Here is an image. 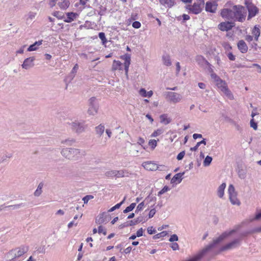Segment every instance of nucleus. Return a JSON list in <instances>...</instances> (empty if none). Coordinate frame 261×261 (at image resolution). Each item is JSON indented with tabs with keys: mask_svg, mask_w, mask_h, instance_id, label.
Returning a JSON list of instances; mask_svg holds the SVG:
<instances>
[{
	"mask_svg": "<svg viewBox=\"0 0 261 261\" xmlns=\"http://www.w3.org/2000/svg\"><path fill=\"white\" fill-rule=\"evenodd\" d=\"M239 226L235 227L233 229L229 231H225L223 232L218 237L213 239V242L205 246L202 250L199 251L195 255L191 258L185 261H200L206 254L213 248H215L217 245L221 243L223 240L236 232L239 229Z\"/></svg>",
	"mask_w": 261,
	"mask_h": 261,
	"instance_id": "f257e3e1",
	"label": "nucleus"
},
{
	"mask_svg": "<svg viewBox=\"0 0 261 261\" xmlns=\"http://www.w3.org/2000/svg\"><path fill=\"white\" fill-rule=\"evenodd\" d=\"M247 10L241 5H234L231 8L221 10V16L224 19L234 21L243 22L246 18Z\"/></svg>",
	"mask_w": 261,
	"mask_h": 261,
	"instance_id": "f03ea898",
	"label": "nucleus"
},
{
	"mask_svg": "<svg viewBox=\"0 0 261 261\" xmlns=\"http://www.w3.org/2000/svg\"><path fill=\"white\" fill-rule=\"evenodd\" d=\"M61 155L69 160H77L82 156L81 150L74 148H64L61 151Z\"/></svg>",
	"mask_w": 261,
	"mask_h": 261,
	"instance_id": "7ed1b4c3",
	"label": "nucleus"
},
{
	"mask_svg": "<svg viewBox=\"0 0 261 261\" xmlns=\"http://www.w3.org/2000/svg\"><path fill=\"white\" fill-rule=\"evenodd\" d=\"M71 129L77 134L85 132L87 128V125L84 121L74 120L69 123Z\"/></svg>",
	"mask_w": 261,
	"mask_h": 261,
	"instance_id": "20e7f679",
	"label": "nucleus"
},
{
	"mask_svg": "<svg viewBox=\"0 0 261 261\" xmlns=\"http://www.w3.org/2000/svg\"><path fill=\"white\" fill-rule=\"evenodd\" d=\"M165 95L167 101L171 103L176 104L180 102L182 99V96L175 92H167Z\"/></svg>",
	"mask_w": 261,
	"mask_h": 261,
	"instance_id": "39448f33",
	"label": "nucleus"
},
{
	"mask_svg": "<svg viewBox=\"0 0 261 261\" xmlns=\"http://www.w3.org/2000/svg\"><path fill=\"white\" fill-rule=\"evenodd\" d=\"M228 192L229 194V199L231 203L233 205L239 206L241 204V202L237 198V192L236 191L235 188L232 185H230L229 186Z\"/></svg>",
	"mask_w": 261,
	"mask_h": 261,
	"instance_id": "423d86ee",
	"label": "nucleus"
},
{
	"mask_svg": "<svg viewBox=\"0 0 261 261\" xmlns=\"http://www.w3.org/2000/svg\"><path fill=\"white\" fill-rule=\"evenodd\" d=\"M88 103L89 108L87 111L88 114L90 115H95L97 113L98 110V107L96 103V97H91L88 100Z\"/></svg>",
	"mask_w": 261,
	"mask_h": 261,
	"instance_id": "0eeeda50",
	"label": "nucleus"
},
{
	"mask_svg": "<svg viewBox=\"0 0 261 261\" xmlns=\"http://www.w3.org/2000/svg\"><path fill=\"white\" fill-rule=\"evenodd\" d=\"M241 238L235 239L232 241L223 246L220 248V251H224L236 248L241 245Z\"/></svg>",
	"mask_w": 261,
	"mask_h": 261,
	"instance_id": "6e6552de",
	"label": "nucleus"
},
{
	"mask_svg": "<svg viewBox=\"0 0 261 261\" xmlns=\"http://www.w3.org/2000/svg\"><path fill=\"white\" fill-rule=\"evenodd\" d=\"M245 5L246 6V10L248 11V19L254 17L258 12V9L252 3L249 2H246Z\"/></svg>",
	"mask_w": 261,
	"mask_h": 261,
	"instance_id": "1a4fd4ad",
	"label": "nucleus"
},
{
	"mask_svg": "<svg viewBox=\"0 0 261 261\" xmlns=\"http://www.w3.org/2000/svg\"><path fill=\"white\" fill-rule=\"evenodd\" d=\"M204 7V5L201 2V4L194 3L193 5H187L186 8L189 10V13H192L194 14H198L200 13Z\"/></svg>",
	"mask_w": 261,
	"mask_h": 261,
	"instance_id": "9d476101",
	"label": "nucleus"
},
{
	"mask_svg": "<svg viewBox=\"0 0 261 261\" xmlns=\"http://www.w3.org/2000/svg\"><path fill=\"white\" fill-rule=\"evenodd\" d=\"M35 60V58L34 57H31L25 59L22 64L21 65V67L23 69L25 70H28L34 66V61Z\"/></svg>",
	"mask_w": 261,
	"mask_h": 261,
	"instance_id": "9b49d317",
	"label": "nucleus"
},
{
	"mask_svg": "<svg viewBox=\"0 0 261 261\" xmlns=\"http://www.w3.org/2000/svg\"><path fill=\"white\" fill-rule=\"evenodd\" d=\"M234 26V23L230 21L221 22L218 25V28L222 31H228Z\"/></svg>",
	"mask_w": 261,
	"mask_h": 261,
	"instance_id": "f8f14e48",
	"label": "nucleus"
},
{
	"mask_svg": "<svg viewBox=\"0 0 261 261\" xmlns=\"http://www.w3.org/2000/svg\"><path fill=\"white\" fill-rule=\"evenodd\" d=\"M218 5L215 2H207L205 4V10L211 13H215Z\"/></svg>",
	"mask_w": 261,
	"mask_h": 261,
	"instance_id": "ddd939ff",
	"label": "nucleus"
},
{
	"mask_svg": "<svg viewBox=\"0 0 261 261\" xmlns=\"http://www.w3.org/2000/svg\"><path fill=\"white\" fill-rule=\"evenodd\" d=\"M13 250L14 251V252L16 253V255L19 257L28 251V247L22 246L13 249Z\"/></svg>",
	"mask_w": 261,
	"mask_h": 261,
	"instance_id": "4468645a",
	"label": "nucleus"
},
{
	"mask_svg": "<svg viewBox=\"0 0 261 261\" xmlns=\"http://www.w3.org/2000/svg\"><path fill=\"white\" fill-rule=\"evenodd\" d=\"M109 221V217L105 213L100 214L96 219V223L98 224L106 223Z\"/></svg>",
	"mask_w": 261,
	"mask_h": 261,
	"instance_id": "2eb2a0df",
	"label": "nucleus"
},
{
	"mask_svg": "<svg viewBox=\"0 0 261 261\" xmlns=\"http://www.w3.org/2000/svg\"><path fill=\"white\" fill-rule=\"evenodd\" d=\"M143 166L146 170L151 171L155 170L158 168L156 165L151 163V162H146L143 163Z\"/></svg>",
	"mask_w": 261,
	"mask_h": 261,
	"instance_id": "dca6fc26",
	"label": "nucleus"
},
{
	"mask_svg": "<svg viewBox=\"0 0 261 261\" xmlns=\"http://www.w3.org/2000/svg\"><path fill=\"white\" fill-rule=\"evenodd\" d=\"M238 47L240 51L245 53L248 50V46L245 41L243 40H240L238 43Z\"/></svg>",
	"mask_w": 261,
	"mask_h": 261,
	"instance_id": "f3484780",
	"label": "nucleus"
},
{
	"mask_svg": "<svg viewBox=\"0 0 261 261\" xmlns=\"http://www.w3.org/2000/svg\"><path fill=\"white\" fill-rule=\"evenodd\" d=\"M184 174H185L184 172H182V173H178L176 174L171 179V183L174 184L176 181H177L178 183H180L182 179V176L184 175Z\"/></svg>",
	"mask_w": 261,
	"mask_h": 261,
	"instance_id": "a211bd4d",
	"label": "nucleus"
},
{
	"mask_svg": "<svg viewBox=\"0 0 261 261\" xmlns=\"http://www.w3.org/2000/svg\"><path fill=\"white\" fill-rule=\"evenodd\" d=\"M196 60L199 65L204 66L205 65H210L209 62L202 56H197L196 57Z\"/></svg>",
	"mask_w": 261,
	"mask_h": 261,
	"instance_id": "6ab92c4d",
	"label": "nucleus"
},
{
	"mask_svg": "<svg viewBox=\"0 0 261 261\" xmlns=\"http://www.w3.org/2000/svg\"><path fill=\"white\" fill-rule=\"evenodd\" d=\"M78 16V14L76 13L69 12L67 13V18L64 20L65 22H71L73 21Z\"/></svg>",
	"mask_w": 261,
	"mask_h": 261,
	"instance_id": "aec40b11",
	"label": "nucleus"
},
{
	"mask_svg": "<svg viewBox=\"0 0 261 261\" xmlns=\"http://www.w3.org/2000/svg\"><path fill=\"white\" fill-rule=\"evenodd\" d=\"M42 40L35 42L34 44L31 45L27 49L28 51L36 50L38 47L42 44Z\"/></svg>",
	"mask_w": 261,
	"mask_h": 261,
	"instance_id": "412c9836",
	"label": "nucleus"
},
{
	"mask_svg": "<svg viewBox=\"0 0 261 261\" xmlns=\"http://www.w3.org/2000/svg\"><path fill=\"white\" fill-rule=\"evenodd\" d=\"M161 5L167 8H171L174 5V0H159Z\"/></svg>",
	"mask_w": 261,
	"mask_h": 261,
	"instance_id": "4be33fe9",
	"label": "nucleus"
},
{
	"mask_svg": "<svg viewBox=\"0 0 261 261\" xmlns=\"http://www.w3.org/2000/svg\"><path fill=\"white\" fill-rule=\"evenodd\" d=\"M226 187L225 183H222L218 188L217 195L219 197L222 198L224 194V190Z\"/></svg>",
	"mask_w": 261,
	"mask_h": 261,
	"instance_id": "5701e85b",
	"label": "nucleus"
},
{
	"mask_svg": "<svg viewBox=\"0 0 261 261\" xmlns=\"http://www.w3.org/2000/svg\"><path fill=\"white\" fill-rule=\"evenodd\" d=\"M105 126L102 124H100L97 126L95 127V132L96 135H97L99 137H101L105 131Z\"/></svg>",
	"mask_w": 261,
	"mask_h": 261,
	"instance_id": "b1692460",
	"label": "nucleus"
},
{
	"mask_svg": "<svg viewBox=\"0 0 261 261\" xmlns=\"http://www.w3.org/2000/svg\"><path fill=\"white\" fill-rule=\"evenodd\" d=\"M238 173L239 178L244 179L246 177L247 170L245 168L239 167Z\"/></svg>",
	"mask_w": 261,
	"mask_h": 261,
	"instance_id": "393cba45",
	"label": "nucleus"
},
{
	"mask_svg": "<svg viewBox=\"0 0 261 261\" xmlns=\"http://www.w3.org/2000/svg\"><path fill=\"white\" fill-rule=\"evenodd\" d=\"M139 94L143 97H150L152 95L153 92L152 91H149L147 92L145 89L142 88L139 91Z\"/></svg>",
	"mask_w": 261,
	"mask_h": 261,
	"instance_id": "a878e982",
	"label": "nucleus"
},
{
	"mask_svg": "<svg viewBox=\"0 0 261 261\" xmlns=\"http://www.w3.org/2000/svg\"><path fill=\"white\" fill-rule=\"evenodd\" d=\"M160 118L161 122L163 123L165 125L169 124L171 121V119L169 118H168L166 114L161 115Z\"/></svg>",
	"mask_w": 261,
	"mask_h": 261,
	"instance_id": "bb28decb",
	"label": "nucleus"
},
{
	"mask_svg": "<svg viewBox=\"0 0 261 261\" xmlns=\"http://www.w3.org/2000/svg\"><path fill=\"white\" fill-rule=\"evenodd\" d=\"M162 60L163 63L165 65L167 66H169L171 65V62L170 60V57L168 55H163L162 57Z\"/></svg>",
	"mask_w": 261,
	"mask_h": 261,
	"instance_id": "cd10ccee",
	"label": "nucleus"
},
{
	"mask_svg": "<svg viewBox=\"0 0 261 261\" xmlns=\"http://www.w3.org/2000/svg\"><path fill=\"white\" fill-rule=\"evenodd\" d=\"M260 33V30L259 28L255 25L252 30V34L254 36V39L256 41H258Z\"/></svg>",
	"mask_w": 261,
	"mask_h": 261,
	"instance_id": "c85d7f7f",
	"label": "nucleus"
},
{
	"mask_svg": "<svg viewBox=\"0 0 261 261\" xmlns=\"http://www.w3.org/2000/svg\"><path fill=\"white\" fill-rule=\"evenodd\" d=\"M43 187V184L42 182H40L38 185L37 189L36 190V191H35V192L34 193V195L35 196L39 197V196L41 195V194L42 193Z\"/></svg>",
	"mask_w": 261,
	"mask_h": 261,
	"instance_id": "c756f323",
	"label": "nucleus"
},
{
	"mask_svg": "<svg viewBox=\"0 0 261 261\" xmlns=\"http://www.w3.org/2000/svg\"><path fill=\"white\" fill-rule=\"evenodd\" d=\"M37 13L34 12H30L27 15L26 21L28 23H30L35 19Z\"/></svg>",
	"mask_w": 261,
	"mask_h": 261,
	"instance_id": "7c9ffc66",
	"label": "nucleus"
},
{
	"mask_svg": "<svg viewBox=\"0 0 261 261\" xmlns=\"http://www.w3.org/2000/svg\"><path fill=\"white\" fill-rule=\"evenodd\" d=\"M144 219L142 216L139 217L137 218L128 221L130 226L135 225L143 221Z\"/></svg>",
	"mask_w": 261,
	"mask_h": 261,
	"instance_id": "2f4dec72",
	"label": "nucleus"
},
{
	"mask_svg": "<svg viewBox=\"0 0 261 261\" xmlns=\"http://www.w3.org/2000/svg\"><path fill=\"white\" fill-rule=\"evenodd\" d=\"M8 199L7 196L5 195H0V208L1 212L4 209L5 203L4 202ZM5 207H7L6 206Z\"/></svg>",
	"mask_w": 261,
	"mask_h": 261,
	"instance_id": "473e14b6",
	"label": "nucleus"
},
{
	"mask_svg": "<svg viewBox=\"0 0 261 261\" xmlns=\"http://www.w3.org/2000/svg\"><path fill=\"white\" fill-rule=\"evenodd\" d=\"M70 5V2L68 0H64L62 2L59 3L58 5L62 9H67Z\"/></svg>",
	"mask_w": 261,
	"mask_h": 261,
	"instance_id": "72a5a7b5",
	"label": "nucleus"
},
{
	"mask_svg": "<svg viewBox=\"0 0 261 261\" xmlns=\"http://www.w3.org/2000/svg\"><path fill=\"white\" fill-rule=\"evenodd\" d=\"M216 84L218 87L221 89V90L222 91H223V89L224 88H227L226 83L224 81H222L221 79L219 80V82H217Z\"/></svg>",
	"mask_w": 261,
	"mask_h": 261,
	"instance_id": "f704fd0d",
	"label": "nucleus"
},
{
	"mask_svg": "<svg viewBox=\"0 0 261 261\" xmlns=\"http://www.w3.org/2000/svg\"><path fill=\"white\" fill-rule=\"evenodd\" d=\"M16 253L14 252V251L11 250L7 254V257L10 261H14V259L18 257L16 255Z\"/></svg>",
	"mask_w": 261,
	"mask_h": 261,
	"instance_id": "c9c22d12",
	"label": "nucleus"
},
{
	"mask_svg": "<svg viewBox=\"0 0 261 261\" xmlns=\"http://www.w3.org/2000/svg\"><path fill=\"white\" fill-rule=\"evenodd\" d=\"M75 142V140L74 139H67L61 141V143L65 144L66 145H72Z\"/></svg>",
	"mask_w": 261,
	"mask_h": 261,
	"instance_id": "e433bc0d",
	"label": "nucleus"
},
{
	"mask_svg": "<svg viewBox=\"0 0 261 261\" xmlns=\"http://www.w3.org/2000/svg\"><path fill=\"white\" fill-rule=\"evenodd\" d=\"M206 140H205V139H203L202 140H201V141H200V142H198V143L196 144V145L194 147H191V148H190V150H191V151H196V150H197V149H198V147H199L201 144H204V145H206Z\"/></svg>",
	"mask_w": 261,
	"mask_h": 261,
	"instance_id": "4c0bfd02",
	"label": "nucleus"
},
{
	"mask_svg": "<svg viewBox=\"0 0 261 261\" xmlns=\"http://www.w3.org/2000/svg\"><path fill=\"white\" fill-rule=\"evenodd\" d=\"M212 161V158L208 155L206 156L203 163V166L205 167L208 166L211 164Z\"/></svg>",
	"mask_w": 261,
	"mask_h": 261,
	"instance_id": "58836bf2",
	"label": "nucleus"
},
{
	"mask_svg": "<svg viewBox=\"0 0 261 261\" xmlns=\"http://www.w3.org/2000/svg\"><path fill=\"white\" fill-rule=\"evenodd\" d=\"M222 92H224L225 93V94L230 99H233V96L232 93L231 92V91L228 89V88H224Z\"/></svg>",
	"mask_w": 261,
	"mask_h": 261,
	"instance_id": "ea45409f",
	"label": "nucleus"
},
{
	"mask_svg": "<svg viewBox=\"0 0 261 261\" xmlns=\"http://www.w3.org/2000/svg\"><path fill=\"white\" fill-rule=\"evenodd\" d=\"M136 205V203H131L128 206L126 207V208L123 211L124 213H127L133 211Z\"/></svg>",
	"mask_w": 261,
	"mask_h": 261,
	"instance_id": "a19ab883",
	"label": "nucleus"
},
{
	"mask_svg": "<svg viewBox=\"0 0 261 261\" xmlns=\"http://www.w3.org/2000/svg\"><path fill=\"white\" fill-rule=\"evenodd\" d=\"M125 199V198H124V199L121 202L117 203L115 206L111 207L110 210H108V212H112L115 211L116 209L119 208L120 207V206L122 204V203L124 202Z\"/></svg>",
	"mask_w": 261,
	"mask_h": 261,
	"instance_id": "79ce46f5",
	"label": "nucleus"
},
{
	"mask_svg": "<svg viewBox=\"0 0 261 261\" xmlns=\"http://www.w3.org/2000/svg\"><path fill=\"white\" fill-rule=\"evenodd\" d=\"M121 65L122 64L120 61L115 60L113 64V68L114 70L120 69Z\"/></svg>",
	"mask_w": 261,
	"mask_h": 261,
	"instance_id": "37998d69",
	"label": "nucleus"
},
{
	"mask_svg": "<svg viewBox=\"0 0 261 261\" xmlns=\"http://www.w3.org/2000/svg\"><path fill=\"white\" fill-rule=\"evenodd\" d=\"M105 175L108 177H115V170H110L106 172Z\"/></svg>",
	"mask_w": 261,
	"mask_h": 261,
	"instance_id": "c03bdc74",
	"label": "nucleus"
},
{
	"mask_svg": "<svg viewBox=\"0 0 261 261\" xmlns=\"http://www.w3.org/2000/svg\"><path fill=\"white\" fill-rule=\"evenodd\" d=\"M167 234V232L166 231H163L160 233H159L155 234V236H153V238L154 239H159L161 237H164L166 236Z\"/></svg>",
	"mask_w": 261,
	"mask_h": 261,
	"instance_id": "a18cd8bd",
	"label": "nucleus"
},
{
	"mask_svg": "<svg viewBox=\"0 0 261 261\" xmlns=\"http://www.w3.org/2000/svg\"><path fill=\"white\" fill-rule=\"evenodd\" d=\"M53 15L58 18V19H63L64 17V15L62 12L59 11H55L53 13Z\"/></svg>",
	"mask_w": 261,
	"mask_h": 261,
	"instance_id": "49530a36",
	"label": "nucleus"
},
{
	"mask_svg": "<svg viewBox=\"0 0 261 261\" xmlns=\"http://www.w3.org/2000/svg\"><path fill=\"white\" fill-rule=\"evenodd\" d=\"M124 176V172L123 170H115V177L117 178L122 177Z\"/></svg>",
	"mask_w": 261,
	"mask_h": 261,
	"instance_id": "de8ad7c7",
	"label": "nucleus"
},
{
	"mask_svg": "<svg viewBox=\"0 0 261 261\" xmlns=\"http://www.w3.org/2000/svg\"><path fill=\"white\" fill-rule=\"evenodd\" d=\"M98 36L102 41L103 44H105L107 42L105 34L103 32H100L98 34Z\"/></svg>",
	"mask_w": 261,
	"mask_h": 261,
	"instance_id": "09e8293b",
	"label": "nucleus"
},
{
	"mask_svg": "<svg viewBox=\"0 0 261 261\" xmlns=\"http://www.w3.org/2000/svg\"><path fill=\"white\" fill-rule=\"evenodd\" d=\"M24 206H25V204L23 203H21L19 204H15V205H9L7 207H13V209L14 210V209H18V208H20L24 207Z\"/></svg>",
	"mask_w": 261,
	"mask_h": 261,
	"instance_id": "8fccbe9b",
	"label": "nucleus"
},
{
	"mask_svg": "<svg viewBox=\"0 0 261 261\" xmlns=\"http://www.w3.org/2000/svg\"><path fill=\"white\" fill-rule=\"evenodd\" d=\"M221 116L226 122L230 123H233V120L224 113H222Z\"/></svg>",
	"mask_w": 261,
	"mask_h": 261,
	"instance_id": "3c124183",
	"label": "nucleus"
},
{
	"mask_svg": "<svg viewBox=\"0 0 261 261\" xmlns=\"http://www.w3.org/2000/svg\"><path fill=\"white\" fill-rule=\"evenodd\" d=\"M144 206V201L141 202L140 203H139L138 204V205L137 206V208L135 211V213H138L139 212L142 211Z\"/></svg>",
	"mask_w": 261,
	"mask_h": 261,
	"instance_id": "603ef678",
	"label": "nucleus"
},
{
	"mask_svg": "<svg viewBox=\"0 0 261 261\" xmlns=\"http://www.w3.org/2000/svg\"><path fill=\"white\" fill-rule=\"evenodd\" d=\"M130 64V61H124V69H125V72L126 74H127L128 73V67H129Z\"/></svg>",
	"mask_w": 261,
	"mask_h": 261,
	"instance_id": "864d4df0",
	"label": "nucleus"
},
{
	"mask_svg": "<svg viewBox=\"0 0 261 261\" xmlns=\"http://www.w3.org/2000/svg\"><path fill=\"white\" fill-rule=\"evenodd\" d=\"M94 198L93 196L91 195H86L83 198L84 203H87L89 200Z\"/></svg>",
	"mask_w": 261,
	"mask_h": 261,
	"instance_id": "5fc2aeb1",
	"label": "nucleus"
},
{
	"mask_svg": "<svg viewBox=\"0 0 261 261\" xmlns=\"http://www.w3.org/2000/svg\"><path fill=\"white\" fill-rule=\"evenodd\" d=\"M163 133L162 130L160 129H158L154 131L151 135L152 137H155L160 135H161Z\"/></svg>",
	"mask_w": 261,
	"mask_h": 261,
	"instance_id": "6e6d98bb",
	"label": "nucleus"
},
{
	"mask_svg": "<svg viewBox=\"0 0 261 261\" xmlns=\"http://www.w3.org/2000/svg\"><path fill=\"white\" fill-rule=\"evenodd\" d=\"M169 190V188L168 186H166L164 187V188L160 191L159 192L158 196L161 195L162 194L165 193V192H167Z\"/></svg>",
	"mask_w": 261,
	"mask_h": 261,
	"instance_id": "4d7b16f0",
	"label": "nucleus"
},
{
	"mask_svg": "<svg viewBox=\"0 0 261 261\" xmlns=\"http://www.w3.org/2000/svg\"><path fill=\"white\" fill-rule=\"evenodd\" d=\"M250 126L252 127L254 130H256L257 128V123L255 122L253 119H252L250 120Z\"/></svg>",
	"mask_w": 261,
	"mask_h": 261,
	"instance_id": "13d9d810",
	"label": "nucleus"
},
{
	"mask_svg": "<svg viewBox=\"0 0 261 261\" xmlns=\"http://www.w3.org/2000/svg\"><path fill=\"white\" fill-rule=\"evenodd\" d=\"M148 144L149 146H151L153 149H154L157 145L156 141L155 140H150L149 141Z\"/></svg>",
	"mask_w": 261,
	"mask_h": 261,
	"instance_id": "bf43d9fd",
	"label": "nucleus"
},
{
	"mask_svg": "<svg viewBox=\"0 0 261 261\" xmlns=\"http://www.w3.org/2000/svg\"><path fill=\"white\" fill-rule=\"evenodd\" d=\"M261 232V226L255 227L250 231V233H256Z\"/></svg>",
	"mask_w": 261,
	"mask_h": 261,
	"instance_id": "052dcab7",
	"label": "nucleus"
},
{
	"mask_svg": "<svg viewBox=\"0 0 261 261\" xmlns=\"http://www.w3.org/2000/svg\"><path fill=\"white\" fill-rule=\"evenodd\" d=\"M178 236L176 234H172L171 236L169 241L171 242H173L174 241H178Z\"/></svg>",
	"mask_w": 261,
	"mask_h": 261,
	"instance_id": "680f3d73",
	"label": "nucleus"
},
{
	"mask_svg": "<svg viewBox=\"0 0 261 261\" xmlns=\"http://www.w3.org/2000/svg\"><path fill=\"white\" fill-rule=\"evenodd\" d=\"M185 155V151H182L181 152H180L178 154L177 156V160L178 161H180V160H181L184 156Z\"/></svg>",
	"mask_w": 261,
	"mask_h": 261,
	"instance_id": "e2e57ef3",
	"label": "nucleus"
},
{
	"mask_svg": "<svg viewBox=\"0 0 261 261\" xmlns=\"http://www.w3.org/2000/svg\"><path fill=\"white\" fill-rule=\"evenodd\" d=\"M211 77L214 79L216 83L221 80L220 77L215 73H211Z\"/></svg>",
	"mask_w": 261,
	"mask_h": 261,
	"instance_id": "0e129e2a",
	"label": "nucleus"
},
{
	"mask_svg": "<svg viewBox=\"0 0 261 261\" xmlns=\"http://www.w3.org/2000/svg\"><path fill=\"white\" fill-rule=\"evenodd\" d=\"M147 232L149 234H152L156 232V230L152 226H150L147 228Z\"/></svg>",
	"mask_w": 261,
	"mask_h": 261,
	"instance_id": "69168bd1",
	"label": "nucleus"
},
{
	"mask_svg": "<svg viewBox=\"0 0 261 261\" xmlns=\"http://www.w3.org/2000/svg\"><path fill=\"white\" fill-rule=\"evenodd\" d=\"M98 232L99 233H102L104 235H106L107 234L106 230L103 229V227L101 225L98 227Z\"/></svg>",
	"mask_w": 261,
	"mask_h": 261,
	"instance_id": "338daca9",
	"label": "nucleus"
},
{
	"mask_svg": "<svg viewBox=\"0 0 261 261\" xmlns=\"http://www.w3.org/2000/svg\"><path fill=\"white\" fill-rule=\"evenodd\" d=\"M132 26L135 29H139L141 27V23L138 21H135L133 23Z\"/></svg>",
	"mask_w": 261,
	"mask_h": 261,
	"instance_id": "774afa93",
	"label": "nucleus"
}]
</instances>
